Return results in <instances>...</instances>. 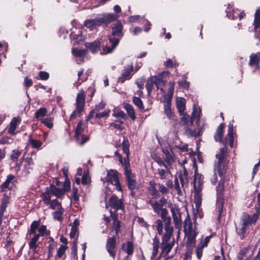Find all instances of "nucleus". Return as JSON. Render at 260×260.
<instances>
[{"label": "nucleus", "mask_w": 260, "mask_h": 260, "mask_svg": "<svg viewBox=\"0 0 260 260\" xmlns=\"http://www.w3.org/2000/svg\"><path fill=\"white\" fill-rule=\"evenodd\" d=\"M12 142V140L11 138L8 136H3L0 139V144L1 145H5V144H9ZM6 156V152L5 149H0V160H2Z\"/></svg>", "instance_id": "nucleus-24"}, {"label": "nucleus", "mask_w": 260, "mask_h": 260, "mask_svg": "<svg viewBox=\"0 0 260 260\" xmlns=\"http://www.w3.org/2000/svg\"><path fill=\"white\" fill-rule=\"evenodd\" d=\"M122 149L123 152L126 154V157H124L123 159L122 158L121 155L120 154H119L117 151H116L115 154V155L117 156L118 158V160L121 165H124V162H126L127 160L128 162H129V148H128V143L127 141H124L122 143Z\"/></svg>", "instance_id": "nucleus-16"}, {"label": "nucleus", "mask_w": 260, "mask_h": 260, "mask_svg": "<svg viewBox=\"0 0 260 260\" xmlns=\"http://www.w3.org/2000/svg\"><path fill=\"white\" fill-rule=\"evenodd\" d=\"M152 207L155 212L158 213L162 207V204L156 201Z\"/></svg>", "instance_id": "nucleus-58"}, {"label": "nucleus", "mask_w": 260, "mask_h": 260, "mask_svg": "<svg viewBox=\"0 0 260 260\" xmlns=\"http://www.w3.org/2000/svg\"><path fill=\"white\" fill-rule=\"evenodd\" d=\"M171 211L175 226L180 230L181 227V214L177 210L172 209Z\"/></svg>", "instance_id": "nucleus-25"}, {"label": "nucleus", "mask_w": 260, "mask_h": 260, "mask_svg": "<svg viewBox=\"0 0 260 260\" xmlns=\"http://www.w3.org/2000/svg\"><path fill=\"white\" fill-rule=\"evenodd\" d=\"M105 107V104L103 102H101L98 105H97L95 106V108L91 111H90L88 116V118H91L93 117L95 113H96V112H100V111L104 109Z\"/></svg>", "instance_id": "nucleus-40"}, {"label": "nucleus", "mask_w": 260, "mask_h": 260, "mask_svg": "<svg viewBox=\"0 0 260 260\" xmlns=\"http://www.w3.org/2000/svg\"><path fill=\"white\" fill-rule=\"evenodd\" d=\"M14 178L13 175H10L8 176L6 180L2 184L1 188L5 196H11V189L13 187L12 181Z\"/></svg>", "instance_id": "nucleus-14"}, {"label": "nucleus", "mask_w": 260, "mask_h": 260, "mask_svg": "<svg viewBox=\"0 0 260 260\" xmlns=\"http://www.w3.org/2000/svg\"><path fill=\"white\" fill-rule=\"evenodd\" d=\"M72 53L74 56L76 57H83L86 54L87 50L73 48L72 49Z\"/></svg>", "instance_id": "nucleus-43"}, {"label": "nucleus", "mask_w": 260, "mask_h": 260, "mask_svg": "<svg viewBox=\"0 0 260 260\" xmlns=\"http://www.w3.org/2000/svg\"><path fill=\"white\" fill-rule=\"evenodd\" d=\"M41 198L44 203L50 205V208L53 210H57L62 207L61 204L56 199H52V193L50 192L42 193Z\"/></svg>", "instance_id": "nucleus-10"}, {"label": "nucleus", "mask_w": 260, "mask_h": 260, "mask_svg": "<svg viewBox=\"0 0 260 260\" xmlns=\"http://www.w3.org/2000/svg\"><path fill=\"white\" fill-rule=\"evenodd\" d=\"M174 84L175 83L174 82H170L169 84V87L168 90V96L167 98H171V100L174 93Z\"/></svg>", "instance_id": "nucleus-57"}, {"label": "nucleus", "mask_w": 260, "mask_h": 260, "mask_svg": "<svg viewBox=\"0 0 260 260\" xmlns=\"http://www.w3.org/2000/svg\"><path fill=\"white\" fill-rule=\"evenodd\" d=\"M47 110L45 108H41L38 109L35 113L36 118L41 121L46 115Z\"/></svg>", "instance_id": "nucleus-39"}, {"label": "nucleus", "mask_w": 260, "mask_h": 260, "mask_svg": "<svg viewBox=\"0 0 260 260\" xmlns=\"http://www.w3.org/2000/svg\"><path fill=\"white\" fill-rule=\"evenodd\" d=\"M84 131V125L81 121L79 122L75 129V136L82 135Z\"/></svg>", "instance_id": "nucleus-50"}, {"label": "nucleus", "mask_w": 260, "mask_h": 260, "mask_svg": "<svg viewBox=\"0 0 260 260\" xmlns=\"http://www.w3.org/2000/svg\"><path fill=\"white\" fill-rule=\"evenodd\" d=\"M101 42L99 41H95L92 43H86L85 46L88 48L92 53H95L100 49Z\"/></svg>", "instance_id": "nucleus-26"}, {"label": "nucleus", "mask_w": 260, "mask_h": 260, "mask_svg": "<svg viewBox=\"0 0 260 260\" xmlns=\"http://www.w3.org/2000/svg\"><path fill=\"white\" fill-rule=\"evenodd\" d=\"M42 144V142L39 140L30 139L28 141V145L34 148L40 149Z\"/></svg>", "instance_id": "nucleus-44"}, {"label": "nucleus", "mask_w": 260, "mask_h": 260, "mask_svg": "<svg viewBox=\"0 0 260 260\" xmlns=\"http://www.w3.org/2000/svg\"><path fill=\"white\" fill-rule=\"evenodd\" d=\"M70 37L71 39L75 40V43H79L82 41L84 38L82 29L80 28H75V30L73 29Z\"/></svg>", "instance_id": "nucleus-20"}, {"label": "nucleus", "mask_w": 260, "mask_h": 260, "mask_svg": "<svg viewBox=\"0 0 260 260\" xmlns=\"http://www.w3.org/2000/svg\"><path fill=\"white\" fill-rule=\"evenodd\" d=\"M224 125L221 123L218 126L216 134L214 135V139L216 141L220 142H222V137L223 134V129Z\"/></svg>", "instance_id": "nucleus-32"}, {"label": "nucleus", "mask_w": 260, "mask_h": 260, "mask_svg": "<svg viewBox=\"0 0 260 260\" xmlns=\"http://www.w3.org/2000/svg\"><path fill=\"white\" fill-rule=\"evenodd\" d=\"M156 230L159 235H161L163 233L162 231V228H163V224L161 220H158L156 221Z\"/></svg>", "instance_id": "nucleus-61"}, {"label": "nucleus", "mask_w": 260, "mask_h": 260, "mask_svg": "<svg viewBox=\"0 0 260 260\" xmlns=\"http://www.w3.org/2000/svg\"><path fill=\"white\" fill-rule=\"evenodd\" d=\"M249 247L242 249L238 254V260H242L248 252Z\"/></svg>", "instance_id": "nucleus-60"}, {"label": "nucleus", "mask_w": 260, "mask_h": 260, "mask_svg": "<svg viewBox=\"0 0 260 260\" xmlns=\"http://www.w3.org/2000/svg\"><path fill=\"white\" fill-rule=\"evenodd\" d=\"M224 176L221 178L220 181H219L218 186H217V193H221L224 189Z\"/></svg>", "instance_id": "nucleus-56"}, {"label": "nucleus", "mask_w": 260, "mask_h": 260, "mask_svg": "<svg viewBox=\"0 0 260 260\" xmlns=\"http://www.w3.org/2000/svg\"><path fill=\"white\" fill-rule=\"evenodd\" d=\"M125 110L126 111L129 117L134 120L136 118L134 110L132 106L129 104H125L124 106Z\"/></svg>", "instance_id": "nucleus-42"}, {"label": "nucleus", "mask_w": 260, "mask_h": 260, "mask_svg": "<svg viewBox=\"0 0 260 260\" xmlns=\"http://www.w3.org/2000/svg\"><path fill=\"white\" fill-rule=\"evenodd\" d=\"M122 249L128 255H131L134 252V246L132 242H127L124 243L122 246Z\"/></svg>", "instance_id": "nucleus-36"}, {"label": "nucleus", "mask_w": 260, "mask_h": 260, "mask_svg": "<svg viewBox=\"0 0 260 260\" xmlns=\"http://www.w3.org/2000/svg\"><path fill=\"white\" fill-rule=\"evenodd\" d=\"M184 228L185 236L187 238L186 249L184 260L190 259L193 247L195 246L196 238L198 235L196 227H193L189 217H187L184 221Z\"/></svg>", "instance_id": "nucleus-1"}, {"label": "nucleus", "mask_w": 260, "mask_h": 260, "mask_svg": "<svg viewBox=\"0 0 260 260\" xmlns=\"http://www.w3.org/2000/svg\"><path fill=\"white\" fill-rule=\"evenodd\" d=\"M85 94L83 90H80L77 94L76 105L77 111L80 114L83 110L85 104Z\"/></svg>", "instance_id": "nucleus-17"}, {"label": "nucleus", "mask_w": 260, "mask_h": 260, "mask_svg": "<svg viewBox=\"0 0 260 260\" xmlns=\"http://www.w3.org/2000/svg\"><path fill=\"white\" fill-rule=\"evenodd\" d=\"M64 210L62 207L57 209L55 212L52 213L54 218L60 221L62 219V215L63 213Z\"/></svg>", "instance_id": "nucleus-47"}, {"label": "nucleus", "mask_w": 260, "mask_h": 260, "mask_svg": "<svg viewBox=\"0 0 260 260\" xmlns=\"http://www.w3.org/2000/svg\"><path fill=\"white\" fill-rule=\"evenodd\" d=\"M110 212L111 214L110 216L113 220V228L114 231H115L116 234H117L120 230V222L119 221L117 220V214L112 213V211L111 209H110Z\"/></svg>", "instance_id": "nucleus-30"}, {"label": "nucleus", "mask_w": 260, "mask_h": 260, "mask_svg": "<svg viewBox=\"0 0 260 260\" xmlns=\"http://www.w3.org/2000/svg\"><path fill=\"white\" fill-rule=\"evenodd\" d=\"M254 26V30L255 31H259L258 30L260 27V9L256 10L254 14V19L253 23Z\"/></svg>", "instance_id": "nucleus-33"}, {"label": "nucleus", "mask_w": 260, "mask_h": 260, "mask_svg": "<svg viewBox=\"0 0 260 260\" xmlns=\"http://www.w3.org/2000/svg\"><path fill=\"white\" fill-rule=\"evenodd\" d=\"M106 208L109 207L114 209L112 213H115L116 211L120 210L123 211L124 209V205L122 199H118L115 195H113L109 199V204H106Z\"/></svg>", "instance_id": "nucleus-11"}, {"label": "nucleus", "mask_w": 260, "mask_h": 260, "mask_svg": "<svg viewBox=\"0 0 260 260\" xmlns=\"http://www.w3.org/2000/svg\"><path fill=\"white\" fill-rule=\"evenodd\" d=\"M203 248L204 247H202V246L199 245L196 249V253L197 255V257L199 259H200L202 256Z\"/></svg>", "instance_id": "nucleus-64"}, {"label": "nucleus", "mask_w": 260, "mask_h": 260, "mask_svg": "<svg viewBox=\"0 0 260 260\" xmlns=\"http://www.w3.org/2000/svg\"><path fill=\"white\" fill-rule=\"evenodd\" d=\"M171 237L163 236L161 243V255L167 256L174 245V241H171Z\"/></svg>", "instance_id": "nucleus-12"}, {"label": "nucleus", "mask_w": 260, "mask_h": 260, "mask_svg": "<svg viewBox=\"0 0 260 260\" xmlns=\"http://www.w3.org/2000/svg\"><path fill=\"white\" fill-rule=\"evenodd\" d=\"M106 182L108 186L105 190L106 198L112 192L111 187L109 186L110 185L115 186V188L116 190L122 191V187L119 182L117 171L112 170L108 171L106 178Z\"/></svg>", "instance_id": "nucleus-4"}, {"label": "nucleus", "mask_w": 260, "mask_h": 260, "mask_svg": "<svg viewBox=\"0 0 260 260\" xmlns=\"http://www.w3.org/2000/svg\"><path fill=\"white\" fill-rule=\"evenodd\" d=\"M223 205V203L222 200L221 199H218L216 203V207L219 214H220L222 211Z\"/></svg>", "instance_id": "nucleus-63"}, {"label": "nucleus", "mask_w": 260, "mask_h": 260, "mask_svg": "<svg viewBox=\"0 0 260 260\" xmlns=\"http://www.w3.org/2000/svg\"><path fill=\"white\" fill-rule=\"evenodd\" d=\"M226 12L227 16L232 19H236L237 18L241 19L243 17L242 13L238 10L231 9V8L228 7Z\"/></svg>", "instance_id": "nucleus-22"}, {"label": "nucleus", "mask_w": 260, "mask_h": 260, "mask_svg": "<svg viewBox=\"0 0 260 260\" xmlns=\"http://www.w3.org/2000/svg\"><path fill=\"white\" fill-rule=\"evenodd\" d=\"M100 19L101 20V23H110L114 20H117L119 17V15L115 14L107 13L102 15H99Z\"/></svg>", "instance_id": "nucleus-19"}, {"label": "nucleus", "mask_w": 260, "mask_h": 260, "mask_svg": "<svg viewBox=\"0 0 260 260\" xmlns=\"http://www.w3.org/2000/svg\"><path fill=\"white\" fill-rule=\"evenodd\" d=\"M204 177L202 175L195 173L194 177V203L197 210H199L202 204V186Z\"/></svg>", "instance_id": "nucleus-5"}, {"label": "nucleus", "mask_w": 260, "mask_h": 260, "mask_svg": "<svg viewBox=\"0 0 260 260\" xmlns=\"http://www.w3.org/2000/svg\"><path fill=\"white\" fill-rule=\"evenodd\" d=\"M116 239L115 237L109 238L107 240L106 249L110 255L112 257H115L116 255L115 251Z\"/></svg>", "instance_id": "nucleus-18"}, {"label": "nucleus", "mask_w": 260, "mask_h": 260, "mask_svg": "<svg viewBox=\"0 0 260 260\" xmlns=\"http://www.w3.org/2000/svg\"><path fill=\"white\" fill-rule=\"evenodd\" d=\"M233 124L230 123L228 125V135L226 138V140H228L230 143V145L231 147H234V133H233Z\"/></svg>", "instance_id": "nucleus-29"}, {"label": "nucleus", "mask_w": 260, "mask_h": 260, "mask_svg": "<svg viewBox=\"0 0 260 260\" xmlns=\"http://www.w3.org/2000/svg\"><path fill=\"white\" fill-rule=\"evenodd\" d=\"M112 116L116 118H121L122 119H125L126 115L125 113L118 108L115 107L113 110Z\"/></svg>", "instance_id": "nucleus-41"}, {"label": "nucleus", "mask_w": 260, "mask_h": 260, "mask_svg": "<svg viewBox=\"0 0 260 260\" xmlns=\"http://www.w3.org/2000/svg\"><path fill=\"white\" fill-rule=\"evenodd\" d=\"M124 163V165L122 166L124 170V174L127 182L128 187L129 189L133 190L135 188L136 184L135 176L131 172L129 162L127 161Z\"/></svg>", "instance_id": "nucleus-9"}, {"label": "nucleus", "mask_w": 260, "mask_h": 260, "mask_svg": "<svg viewBox=\"0 0 260 260\" xmlns=\"http://www.w3.org/2000/svg\"><path fill=\"white\" fill-rule=\"evenodd\" d=\"M99 16L95 19H88L85 21V25L90 30H93L102 24Z\"/></svg>", "instance_id": "nucleus-21"}, {"label": "nucleus", "mask_w": 260, "mask_h": 260, "mask_svg": "<svg viewBox=\"0 0 260 260\" xmlns=\"http://www.w3.org/2000/svg\"><path fill=\"white\" fill-rule=\"evenodd\" d=\"M153 249L152 255L151 256V259H153L155 258L156 255L158 253V248L159 246V241L158 238L156 237H155L153 239Z\"/></svg>", "instance_id": "nucleus-31"}, {"label": "nucleus", "mask_w": 260, "mask_h": 260, "mask_svg": "<svg viewBox=\"0 0 260 260\" xmlns=\"http://www.w3.org/2000/svg\"><path fill=\"white\" fill-rule=\"evenodd\" d=\"M37 233L39 234V237L44 236L49 234V232L47 231L46 226L44 225H42L39 228Z\"/></svg>", "instance_id": "nucleus-52"}, {"label": "nucleus", "mask_w": 260, "mask_h": 260, "mask_svg": "<svg viewBox=\"0 0 260 260\" xmlns=\"http://www.w3.org/2000/svg\"><path fill=\"white\" fill-rule=\"evenodd\" d=\"M76 137L77 142L80 145H83L89 140L88 136L85 135H80Z\"/></svg>", "instance_id": "nucleus-46"}, {"label": "nucleus", "mask_w": 260, "mask_h": 260, "mask_svg": "<svg viewBox=\"0 0 260 260\" xmlns=\"http://www.w3.org/2000/svg\"><path fill=\"white\" fill-rule=\"evenodd\" d=\"M40 222L38 221H34L30 225L29 233V234H38L37 232L38 231Z\"/></svg>", "instance_id": "nucleus-45"}, {"label": "nucleus", "mask_w": 260, "mask_h": 260, "mask_svg": "<svg viewBox=\"0 0 260 260\" xmlns=\"http://www.w3.org/2000/svg\"><path fill=\"white\" fill-rule=\"evenodd\" d=\"M19 122L20 120L17 118L14 117L12 119L8 129V132L10 134L15 135L16 134L15 131Z\"/></svg>", "instance_id": "nucleus-28"}, {"label": "nucleus", "mask_w": 260, "mask_h": 260, "mask_svg": "<svg viewBox=\"0 0 260 260\" xmlns=\"http://www.w3.org/2000/svg\"><path fill=\"white\" fill-rule=\"evenodd\" d=\"M258 217L259 214L258 213H254L252 215L247 214L243 215L242 219V224L241 227L236 228L237 232L241 238L244 236L247 228L251 224L254 223L258 219Z\"/></svg>", "instance_id": "nucleus-6"}, {"label": "nucleus", "mask_w": 260, "mask_h": 260, "mask_svg": "<svg viewBox=\"0 0 260 260\" xmlns=\"http://www.w3.org/2000/svg\"><path fill=\"white\" fill-rule=\"evenodd\" d=\"M133 71L134 67L132 64L125 67L121 76L118 78V82L123 83L125 80H129L132 77Z\"/></svg>", "instance_id": "nucleus-15"}, {"label": "nucleus", "mask_w": 260, "mask_h": 260, "mask_svg": "<svg viewBox=\"0 0 260 260\" xmlns=\"http://www.w3.org/2000/svg\"><path fill=\"white\" fill-rule=\"evenodd\" d=\"M166 82L162 80L161 76H153L150 77L147 80V83L146 85V87L148 93L149 94H150L152 91L154 85H155L158 89H160V91L162 92V94L163 96L166 95V92L165 90L161 88L160 86L161 85L164 86L165 85Z\"/></svg>", "instance_id": "nucleus-7"}, {"label": "nucleus", "mask_w": 260, "mask_h": 260, "mask_svg": "<svg viewBox=\"0 0 260 260\" xmlns=\"http://www.w3.org/2000/svg\"><path fill=\"white\" fill-rule=\"evenodd\" d=\"M11 196H5L2 198L1 205L0 206V216H2L5 212L8 204L9 203V198Z\"/></svg>", "instance_id": "nucleus-35"}, {"label": "nucleus", "mask_w": 260, "mask_h": 260, "mask_svg": "<svg viewBox=\"0 0 260 260\" xmlns=\"http://www.w3.org/2000/svg\"><path fill=\"white\" fill-rule=\"evenodd\" d=\"M155 183L150 182L151 186L149 190L150 194L155 198H157L158 197L159 193L158 190L155 188Z\"/></svg>", "instance_id": "nucleus-49"}, {"label": "nucleus", "mask_w": 260, "mask_h": 260, "mask_svg": "<svg viewBox=\"0 0 260 260\" xmlns=\"http://www.w3.org/2000/svg\"><path fill=\"white\" fill-rule=\"evenodd\" d=\"M112 35L109 36V41L111 44V47L106 45L103 48V53L107 54L113 52L116 47L118 45L119 40L123 35V26L121 22L118 21L113 23L111 27Z\"/></svg>", "instance_id": "nucleus-2"}, {"label": "nucleus", "mask_w": 260, "mask_h": 260, "mask_svg": "<svg viewBox=\"0 0 260 260\" xmlns=\"http://www.w3.org/2000/svg\"><path fill=\"white\" fill-rule=\"evenodd\" d=\"M158 188L159 190V191L161 192L162 194H167L169 193V188L168 187H166L164 184H163L161 183H158Z\"/></svg>", "instance_id": "nucleus-51"}, {"label": "nucleus", "mask_w": 260, "mask_h": 260, "mask_svg": "<svg viewBox=\"0 0 260 260\" xmlns=\"http://www.w3.org/2000/svg\"><path fill=\"white\" fill-rule=\"evenodd\" d=\"M30 240L28 243L29 247L30 249L35 252L38 246V240L39 239V234H29Z\"/></svg>", "instance_id": "nucleus-23"}, {"label": "nucleus", "mask_w": 260, "mask_h": 260, "mask_svg": "<svg viewBox=\"0 0 260 260\" xmlns=\"http://www.w3.org/2000/svg\"><path fill=\"white\" fill-rule=\"evenodd\" d=\"M201 113V110L200 109H197L195 106L193 107V112L192 113V117H191V122L197 118V120H199L200 119V114Z\"/></svg>", "instance_id": "nucleus-53"}, {"label": "nucleus", "mask_w": 260, "mask_h": 260, "mask_svg": "<svg viewBox=\"0 0 260 260\" xmlns=\"http://www.w3.org/2000/svg\"><path fill=\"white\" fill-rule=\"evenodd\" d=\"M158 179L161 180H165L166 185L169 188L173 187V183L172 180V174L170 171V167L167 168H158L157 169Z\"/></svg>", "instance_id": "nucleus-8"}, {"label": "nucleus", "mask_w": 260, "mask_h": 260, "mask_svg": "<svg viewBox=\"0 0 260 260\" xmlns=\"http://www.w3.org/2000/svg\"><path fill=\"white\" fill-rule=\"evenodd\" d=\"M110 112V110L107 109L104 112H96L94 114V116H95L96 118H103L105 117H107L109 116Z\"/></svg>", "instance_id": "nucleus-55"}, {"label": "nucleus", "mask_w": 260, "mask_h": 260, "mask_svg": "<svg viewBox=\"0 0 260 260\" xmlns=\"http://www.w3.org/2000/svg\"><path fill=\"white\" fill-rule=\"evenodd\" d=\"M53 118L50 116H47L46 118H43L41 121L48 128H51L53 126Z\"/></svg>", "instance_id": "nucleus-48"}, {"label": "nucleus", "mask_w": 260, "mask_h": 260, "mask_svg": "<svg viewBox=\"0 0 260 260\" xmlns=\"http://www.w3.org/2000/svg\"><path fill=\"white\" fill-rule=\"evenodd\" d=\"M45 192H51L52 198L54 196L59 198L64 194V191L61 189L56 188L54 186H51L49 188H47Z\"/></svg>", "instance_id": "nucleus-27"}, {"label": "nucleus", "mask_w": 260, "mask_h": 260, "mask_svg": "<svg viewBox=\"0 0 260 260\" xmlns=\"http://www.w3.org/2000/svg\"><path fill=\"white\" fill-rule=\"evenodd\" d=\"M90 178L88 176V174L85 173L82 177V181L81 183L83 185H88L90 183Z\"/></svg>", "instance_id": "nucleus-59"}, {"label": "nucleus", "mask_w": 260, "mask_h": 260, "mask_svg": "<svg viewBox=\"0 0 260 260\" xmlns=\"http://www.w3.org/2000/svg\"><path fill=\"white\" fill-rule=\"evenodd\" d=\"M177 108L179 112L182 114L185 109V102L184 98H177L176 100Z\"/></svg>", "instance_id": "nucleus-34"}, {"label": "nucleus", "mask_w": 260, "mask_h": 260, "mask_svg": "<svg viewBox=\"0 0 260 260\" xmlns=\"http://www.w3.org/2000/svg\"><path fill=\"white\" fill-rule=\"evenodd\" d=\"M67 247L64 245H61L57 251V255L58 257H61L64 253Z\"/></svg>", "instance_id": "nucleus-62"}, {"label": "nucleus", "mask_w": 260, "mask_h": 260, "mask_svg": "<svg viewBox=\"0 0 260 260\" xmlns=\"http://www.w3.org/2000/svg\"><path fill=\"white\" fill-rule=\"evenodd\" d=\"M259 53L252 54L250 56L249 64L251 66H255L258 67L259 62Z\"/></svg>", "instance_id": "nucleus-38"}, {"label": "nucleus", "mask_w": 260, "mask_h": 260, "mask_svg": "<svg viewBox=\"0 0 260 260\" xmlns=\"http://www.w3.org/2000/svg\"><path fill=\"white\" fill-rule=\"evenodd\" d=\"M227 150L228 148L226 146H224L222 148H221L218 153L216 154V157L218 159L217 162H215L214 164V171L213 177L211 179V182L213 184H215L217 180L216 172L218 173V175L222 178L224 176V175L226 173L227 162L225 158L227 156Z\"/></svg>", "instance_id": "nucleus-3"}, {"label": "nucleus", "mask_w": 260, "mask_h": 260, "mask_svg": "<svg viewBox=\"0 0 260 260\" xmlns=\"http://www.w3.org/2000/svg\"><path fill=\"white\" fill-rule=\"evenodd\" d=\"M165 230L166 233L164 236L171 237L173 232V228L171 226L170 219L166 220Z\"/></svg>", "instance_id": "nucleus-37"}, {"label": "nucleus", "mask_w": 260, "mask_h": 260, "mask_svg": "<svg viewBox=\"0 0 260 260\" xmlns=\"http://www.w3.org/2000/svg\"><path fill=\"white\" fill-rule=\"evenodd\" d=\"M133 101L135 105L137 106L140 109H144V107L142 101L138 97L134 96L133 99Z\"/></svg>", "instance_id": "nucleus-54"}, {"label": "nucleus", "mask_w": 260, "mask_h": 260, "mask_svg": "<svg viewBox=\"0 0 260 260\" xmlns=\"http://www.w3.org/2000/svg\"><path fill=\"white\" fill-rule=\"evenodd\" d=\"M172 100L171 98H165L164 101V110L165 115L169 120H175V116L171 108Z\"/></svg>", "instance_id": "nucleus-13"}]
</instances>
